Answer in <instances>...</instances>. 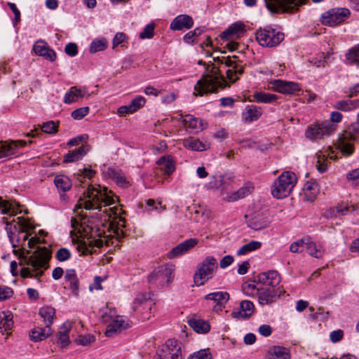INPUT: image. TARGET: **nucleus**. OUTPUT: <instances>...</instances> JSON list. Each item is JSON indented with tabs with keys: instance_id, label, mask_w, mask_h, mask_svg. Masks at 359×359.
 Wrapping results in <instances>:
<instances>
[{
	"instance_id": "39",
	"label": "nucleus",
	"mask_w": 359,
	"mask_h": 359,
	"mask_svg": "<svg viewBox=\"0 0 359 359\" xmlns=\"http://www.w3.org/2000/svg\"><path fill=\"white\" fill-rule=\"evenodd\" d=\"M253 98L259 103L271 104L275 102L278 97L275 94L268 93L262 91H256L253 94Z\"/></svg>"
},
{
	"instance_id": "21",
	"label": "nucleus",
	"mask_w": 359,
	"mask_h": 359,
	"mask_svg": "<svg viewBox=\"0 0 359 359\" xmlns=\"http://www.w3.org/2000/svg\"><path fill=\"white\" fill-rule=\"evenodd\" d=\"M86 96L88 97L90 96V94L88 93V90L86 88H78L76 86H72L65 93L64 97V102L65 104H69L77 102L79 99H81Z\"/></svg>"
},
{
	"instance_id": "2",
	"label": "nucleus",
	"mask_w": 359,
	"mask_h": 359,
	"mask_svg": "<svg viewBox=\"0 0 359 359\" xmlns=\"http://www.w3.org/2000/svg\"><path fill=\"white\" fill-rule=\"evenodd\" d=\"M32 229V224L28 219L18 217L11 222L6 223V230L10 241L14 248H18L20 251V256L25 259L29 254V249L36 248L34 252L28 258V264L34 268H44L47 269L51 252L46 247L40 245L41 240L36 236L29 238V230ZM18 250L14 249V252Z\"/></svg>"
},
{
	"instance_id": "11",
	"label": "nucleus",
	"mask_w": 359,
	"mask_h": 359,
	"mask_svg": "<svg viewBox=\"0 0 359 359\" xmlns=\"http://www.w3.org/2000/svg\"><path fill=\"white\" fill-rule=\"evenodd\" d=\"M236 57H237L236 55H233L232 57L229 56L213 57L214 60L219 61L222 64H224L226 67H229L226 71V74L228 79L232 83H234L238 79L244 70V67L241 64V62H237L235 60Z\"/></svg>"
},
{
	"instance_id": "55",
	"label": "nucleus",
	"mask_w": 359,
	"mask_h": 359,
	"mask_svg": "<svg viewBox=\"0 0 359 359\" xmlns=\"http://www.w3.org/2000/svg\"><path fill=\"white\" fill-rule=\"evenodd\" d=\"M41 131L48 134H54L57 131V126L53 121H49L43 123L41 126Z\"/></svg>"
},
{
	"instance_id": "48",
	"label": "nucleus",
	"mask_w": 359,
	"mask_h": 359,
	"mask_svg": "<svg viewBox=\"0 0 359 359\" xmlns=\"http://www.w3.org/2000/svg\"><path fill=\"white\" fill-rule=\"evenodd\" d=\"M69 326L64 324L57 333L58 340L62 346H66L69 343Z\"/></svg>"
},
{
	"instance_id": "8",
	"label": "nucleus",
	"mask_w": 359,
	"mask_h": 359,
	"mask_svg": "<svg viewBox=\"0 0 359 359\" xmlns=\"http://www.w3.org/2000/svg\"><path fill=\"white\" fill-rule=\"evenodd\" d=\"M336 130V126L328 121L316 122L308 127L305 132V136L311 140H320L330 136Z\"/></svg>"
},
{
	"instance_id": "34",
	"label": "nucleus",
	"mask_w": 359,
	"mask_h": 359,
	"mask_svg": "<svg viewBox=\"0 0 359 359\" xmlns=\"http://www.w3.org/2000/svg\"><path fill=\"white\" fill-rule=\"evenodd\" d=\"M262 111L260 107L250 105L245 107L243 113V118L245 121L252 122L257 121L261 116Z\"/></svg>"
},
{
	"instance_id": "19",
	"label": "nucleus",
	"mask_w": 359,
	"mask_h": 359,
	"mask_svg": "<svg viewBox=\"0 0 359 359\" xmlns=\"http://www.w3.org/2000/svg\"><path fill=\"white\" fill-rule=\"evenodd\" d=\"M198 243L196 238H189L178 244L168 252V257L172 259L187 252Z\"/></svg>"
},
{
	"instance_id": "10",
	"label": "nucleus",
	"mask_w": 359,
	"mask_h": 359,
	"mask_svg": "<svg viewBox=\"0 0 359 359\" xmlns=\"http://www.w3.org/2000/svg\"><path fill=\"white\" fill-rule=\"evenodd\" d=\"M350 11L345 8H335L323 13L320 17L323 25L335 27L345 21L350 16Z\"/></svg>"
},
{
	"instance_id": "53",
	"label": "nucleus",
	"mask_w": 359,
	"mask_h": 359,
	"mask_svg": "<svg viewBox=\"0 0 359 359\" xmlns=\"http://www.w3.org/2000/svg\"><path fill=\"white\" fill-rule=\"evenodd\" d=\"M110 175L114 182L119 186L124 187L128 184L125 176L120 172L116 171L115 170H111Z\"/></svg>"
},
{
	"instance_id": "14",
	"label": "nucleus",
	"mask_w": 359,
	"mask_h": 359,
	"mask_svg": "<svg viewBox=\"0 0 359 359\" xmlns=\"http://www.w3.org/2000/svg\"><path fill=\"white\" fill-rule=\"evenodd\" d=\"M254 282L263 285L275 287L280 282V277L278 271H264L253 273Z\"/></svg>"
},
{
	"instance_id": "15",
	"label": "nucleus",
	"mask_w": 359,
	"mask_h": 359,
	"mask_svg": "<svg viewBox=\"0 0 359 359\" xmlns=\"http://www.w3.org/2000/svg\"><path fill=\"white\" fill-rule=\"evenodd\" d=\"M26 144L27 142L25 140L0 142V158L18 155L19 148H22Z\"/></svg>"
},
{
	"instance_id": "46",
	"label": "nucleus",
	"mask_w": 359,
	"mask_h": 359,
	"mask_svg": "<svg viewBox=\"0 0 359 359\" xmlns=\"http://www.w3.org/2000/svg\"><path fill=\"white\" fill-rule=\"evenodd\" d=\"M345 57L346 62L348 65H352L355 64L358 61V57H359V43L350 48L346 54Z\"/></svg>"
},
{
	"instance_id": "22",
	"label": "nucleus",
	"mask_w": 359,
	"mask_h": 359,
	"mask_svg": "<svg viewBox=\"0 0 359 359\" xmlns=\"http://www.w3.org/2000/svg\"><path fill=\"white\" fill-rule=\"evenodd\" d=\"M182 144L186 149L195 151H203L210 148V143L208 141L193 137L183 140Z\"/></svg>"
},
{
	"instance_id": "56",
	"label": "nucleus",
	"mask_w": 359,
	"mask_h": 359,
	"mask_svg": "<svg viewBox=\"0 0 359 359\" xmlns=\"http://www.w3.org/2000/svg\"><path fill=\"white\" fill-rule=\"evenodd\" d=\"M90 111L88 107H83L74 110L72 112V117L75 120H81L85 117Z\"/></svg>"
},
{
	"instance_id": "1",
	"label": "nucleus",
	"mask_w": 359,
	"mask_h": 359,
	"mask_svg": "<svg viewBox=\"0 0 359 359\" xmlns=\"http://www.w3.org/2000/svg\"><path fill=\"white\" fill-rule=\"evenodd\" d=\"M83 194V198L78 201L76 208L97 210L100 219L109 222L108 229L112 231L113 236L116 237V240L124 237L125 219L121 216L122 208L115 205L117 197L107 188L101 187L97 189L90 186Z\"/></svg>"
},
{
	"instance_id": "64",
	"label": "nucleus",
	"mask_w": 359,
	"mask_h": 359,
	"mask_svg": "<svg viewBox=\"0 0 359 359\" xmlns=\"http://www.w3.org/2000/svg\"><path fill=\"white\" fill-rule=\"evenodd\" d=\"M76 341L78 344L86 346L93 342L95 341V337L92 335L79 336Z\"/></svg>"
},
{
	"instance_id": "28",
	"label": "nucleus",
	"mask_w": 359,
	"mask_h": 359,
	"mask_svg": "<svg viewBox=\"0 0 359 359\" xmlns=\"http://www.w3.org/2000/svg\"><path fill=\"white\" fill-rule=\"evenodd\" d=\"M182 121L185 127L196 132L202 130L203 128L202 120L191 114L182 116Z\"/></svg>"
},
{
	"instance_id": "23",
	"label": "nucleus",
	"mask_w": 359,
	"mask_h": 359,
	"mask_svg": "<svg viewBox=\"0 0 359 359\" xmlns=\"http://www.w3.org/2000/svg\"><path fill=\"white\" fill-rule=\"evenodd\" d=\"M35 53L53 62L56 58L55 52L50 48L43 41H38L33 47Z\"/></svg>"
},
{
	"instance_id": "59",
	"label": "nucleus",
	"mask_w": 359,
	"mask_h": 359,
	"mask_svg": "<svg viewBox=\"0 0 359 359\" xmlns=\"http://www.w3.org/2000/svg\"><path fill=\"white\" fill-rule=\"evenodd\" d=\"M13 295V290L8 286H0V302L10 299Z\"/></svg>"
},
{
	"instance_id": "63",
	"label": "nucleus",
	"mask_w": 359,
	"mask_h": 359,
	"mask_svg": "<svg viewBox=\"0 0 359 359\" xmlns=\"http://www.w3.org/2000/svg\"><path fill=\"white\" fill-rule=\"evenodd\" d=\"M65 51L68 55L74 57L78 53V46L76 43H69L66 45Z\"/></svg>"
},
{
	"instance_id": "61",
	"label": "nucleus",
	"mask_w": 359,
	"mask_h": 359,
	"mask_svg": "<svg viewBox=\"0 0 359 359\" xmlns=\"http://www.w3.org/2000/svg\"><path fill=\"white\" fill-rule=\"evenodd\" d=\"M154 26L152 24L147 25L143 32L140 34V38L144 39H151L154 36Z\"/></svg>"
},
{
	"instance_id": "17",
	"label": "nucleus",
	"mask_w": 359,
	"mask_h": 359,
	"mask_svg": "<svg viewBox=\"0 0 359 359\" xmlns=\"http://www.w3.org/2000/svg\"><path fill=\"white\" fill-rule=\"evenodd\" d=\"M270 221L262 213L255 212L249 217L248 226L255 231H259L269 226Z\"/></svg>"
},
{
	"instance_id": "49",
	"label": "nucleus",
	"mask_w": 359,
	"mask_h": 359,
	"mask_svg": "<svg viewBox=\"0 0 359 359\" xmlns=\"http://www.w3.org/2000/svg\"><path fill=\"white\" fill-rule=\"evenodd\" d=\"M231 177H226L223 175L214 176L212 180L210 182L211 187L215 189H225L227 184V180H231Z\"/></svg>"
},
{
	"instance_id": "50",
	"label": "nucleus",
	"mask_w": 359,
	"mask_h": 359,
	"mask_svg": "<svg viewBox=\"0 0 359 359\" xmlns=\"http://www.w3.org/2000/svg\"><path fill=\"white\" fill-rule=\"evenodd\" d=\"M118 316L115 309H109L107 306L105 310L102 311L100 319L103 323H111Z\"/></svg>"
},
{
	"instance_id": "31",
	"label": "nucleus",
	"mask_w": 359,
	"mask_h": 359,
	"mask_svg": "<svg viewBox=\"0 0 359 359\" xmlns=\"http://www.w3.org/2000/svg\"><path fill=\"white\" fill-rule=\"evenodd\" d=\"M266 359H290V353L285 347L273 346L268 351Z\"/></svg>"
},
{
	"instance_id": "43",
	"label": "nucleus",
	"mask_w": 359,
	"mask_h": 359,
	"mask_svg": "<svg viewBox=\"0 0 359 359\" xmlns=\"http://www.w3.org/2000/svg\"><path fill=\"white\" fill-rule=\"evenodd\" d=\"M262 243L257 241H251L250 242L243 245L238 251V255H245L248 252L258 250L261 248Z\"/></svg>"
},
{
	"instance_id": "5",
	"label": "nucleus",
	"mask_w": 359,
	"mask_h": 359,
	"mask_svg": "<svg viewBox=\"0 0 359 359\" xmlns=\"http://www.w3.org/2000/svg\"><path fill=\"white\" fill-rule=\"evenodd\" d=\"M296 175L290 171L283 172L273 183L271 191L274 198L282 199L287 197L297 184Z\"/></svg>"
},
{
	"instance_id": "40",
	"label": "nucleus",
	"mask_w": 359,
	"mask_h": 359,
	"mask_svg": "<svg viewBox=\"0 0 359 359\" xmlns=\"http://www.w3.org/2000/svg\"><path fill=\"white\" fill-rule=\"evenodd\" d=\"M54 183L59 191L65 192L72 187L71 180L65 175H57L55 177Z\"/></svg>"
},
{
	"instance_id": "30",
	"label": "nucleus",
	"mask_w": 359,
	"mask_h": 359,
	"mask_svg": "<svg viewBox=\"0 0 359 359\" xmlns=\"http://www.w3.org/2000/svg\"><path fill=\"white\" fill-rule=\"evenodd\" d=\"M161 170L168 176L170 175L175 170V161L172 156H163L157 161Z\"/></svg>"
},
{
	"instance_id": "27",
	"label": "nucleus",
	"mask_w": 359,
	"mask_h": 359,
	"mask_svg": "<svg viewBox=\"0 0 359 359\" xmlns=\"http://www.w3.org/2000/svg\"><path fill=\"white\" fill-rule=\"evenodd\" d=\"M305 252L311 256L315 258H321L323 256L325 250L323 246L317 245L316 243L313 242L310 238H305Z\"/></svg>"
},
{
	"instance_id": "52",
	"label": "nucleus",
	"mask_w": 359,
	"mask_h": 359,
	"mask_svg": "<svg viewBox=\"0 0 359 359\" xmlns=\"http://www.w3.org/2000/svg\"><path fill=\"white\" fill-rule=\"evenodd\" d=\"M305 238L293 242L290 246V251L292 253H302L305 252Z\"/></svg>"
},
{
	"instance_id": "6",
	"label": "nucleus",
	"mask_w": 359,
	"mask_h": 359,
	"mask_svg": "<svg viewBox=\"0 0 359 359\" xmlns=\"http://www.w3.org/2000/svg\"><path fill=\"white\" fill-rule=\"evenodd\" d=\"M359 139V123L352 124L338 140L337 147L344 156H350L354 149L351 141Z\"/></svg>"
},
{
	"instance_id": "36",
	"label": "nucleus",
	"mask_w": 359,
	"mask_h": 359,
	"mask_svg": "<svg viewBox=\"0 0 359 359\" xmlns=\"http://www.w3.org/2000/svg\"><path fill=\"white\" fill-rule=\"evenodd\" d=\"M358 100H346L336 102L333 104V107L337 110H341L343 111H351L358 108Z\"/></svg>"
},
{
	"instance_id": "18",
	"label": "nucleus",
	"mask_w": 359,
	"mask_h": 359,
	"mask_svg": "<svg viewBox=\"0 0 359 359\" xmlns=\"http://www.w3.org/2000/svg\"><path fill=\"white\" fill-rule=\"evenodd\" d=\"M194 25L193 18L186 14H181L176 16L170 25V29L174 31L189 29Z\"/></svg>"
},
{
	"instance_id": "25",
	"label": "nucleus",
	"mask_w": 359,
	"mask_h": 359,
	"mask_svg": "<svg viewBox=\"0 0 359 359\" xmlns=\"http://www.w3.org/2000/svg\"><path fill=\"white\" fill-rule=\"evenodd\" d=\"M253 189V187L250 183H247L236 191L231 194H228L224 198V200L227 202H235L240 199L244 198L247 196L251 194Z\"/></svg>"
},
{
	"instance_id": "32",
	"label": "nucleus",
	"mask_w": 359,
	"mask_h": 359,
	"mask_svg": "<svg viewBox=\"0 0 359 359\" xmlns=\"http://www.w3.org/2000/svg\"><path fill=\"white\" fill-rule=\"evenodd\" d=\"M18 207L19 205L16 202H10L0 197V211L1 214L15 215L20 212Z\"/></svg>"
},
{
	"instance_id": "3",
	"label": "nucleus",
	"mask_w": 359,
	"mask_h": 359,
	"mask_svg": "<svg viewBox=\"0 0 359 359\" xmlns=\"http://www.w3.org/2000/svg\"><path fill=\"white\" fill-rule=\"evenodd\" d=\"M71 226L72 239L78 240V250L83 254L92 253L95 251L94 248H100L114 243L113 238L106 236L103 230L95 226L86 216L72 217Z\"/></svg>"
},
{
	"instance_id": "16",
	"label": "nucleus",
	"mask_w": 359,
	"mask_h": 359,
	"mask_svg": "<svg viewBox=\"0 0 359 359\" xmlns=\"http://www.w3.org/2000/svg\"><path fill=\"white\" fill-rule=\"evenodd\" d=\"M172 271H152L147 277L149 283L161 286L168 285L173 279Z\"/></svg>"
},
{
	"instance_id": "12",
	"label": "nucleus",
	"mask_w": 359,
	"mask_h": 359,
	"mask_svg": "<svg viewBox=\"0 0 359 359\" xmlns=\"http://www.w3.org/2000/svg\"><path fill=\"white\" fill-rule=\"evenodd\" d=\"M154 359H182L180 344L174 339H169Z\"/></svg>"
},
{
	"instance_id": "62",
	"label": "nucleus",
	"mask_w": 359,
	"mask_h": 359,
	"mask_svg": "<svg viewBox=\"0 0 359 359\" xmlns=\"http://www.w3.org/2000/svg\"><path fill=\"white\" fill-rule=\"evenodd\" d=\"M128 37L123 32H118L114 36L112 42V47L114 48L118 45L122 44L124 41L127 40Z\"/></svg>"
},
{
	"instance_id": "44",
	"label": "nucleus",
	"mask_w": 359,
	"mask_h": 359,
	"mask_svg": "<svg viewBox=\"0 0 359 359\" xmlns=\"http://www.w3.org/2000/svg\"><path fill=\"white\" fill-rule=\"evenodd\" d=\"M65 279L69 282V287L72 291V294L74 296H78L79 286L77 283V279L76 278L75 271H67Z\"/></svg>"
},
{
	"instance_id": "45",
	"label": "nucleus",
	"mask_w": 359,
	"mask_h": 359,
	"mask_svg": "<svg viewBox=\"0 0 359 359\" xmlns=\"http://www.w3.org/2000/svg\"><path fill=\"white\" fill-rule=\"evenodd\" d=\"M150 294L149 293H138L133 302V310L135 312H142L139 307L144 305L149 299H150Z\"/></svg>"
},
{
	"instance_id": "41",
	"label": "nucleus",
	"mask_w": 359,
	"mask_h": 359,
	"mask_svg": "<svg viewBox=\"0 0 359 359\" xmlns=\"http://www.w3.org/2000/svg\"><path fill=\"white\" fill-rule=\"evenodd\" d=\"M205 299L213 300L219 306L224 305L229 299V294L227 292H217L208 294Z\"/></svg>"
},
{
	"instance_id": "20",
	"label": "nucleus",
	"mask_w": 359,
	"mask_h": 359,
	"mask_svg": "<svg viewBox=\"0 0 359 359\" xmlns=\"http://www.w3.org/2000/svg\"><path fill=\"white\" fill-rule=\"evenodd\" d=\"M254 312V304L248 300L242 301L240 306L237 309H234L231 313V316L237 319H248Z\"/></svg>"
},
{
	"instance_id": "9",
	"label": "nucleus",
	"mask_w": 359,
	"mask_h": 359,
	"mask_svg": "<svg viewBox=\"0 0 359 359\" xmlns=\"http://www.w3.org/2000/svg\"><path fill=\"white\" fill-rule=\"evenodd\" d=\"M307 0H264L267 9L273 13H292L306 4Z\"/></svg>"
},
{
	"instance_id": "4",
	"label": "nucleus",
	"mask_w": 359,
	"mask_h": 359,
	"mask_svg": "<svg viewBox=\"0 0 359 359\" xmlns=\"http://www.w3.org/2000/svg\"><path fill=\"white\" fill-rule=\"evenodd\" d=\"M207 72L203 75L194 86V95L202 96L205 94L215 93L218 88H224L226 81L219 74V69L210 66L207 68Z\"/></svg>"
},
{
	"instance_id": "13",
	"label": "nucleus",
	"mask_w": 359,
	"mask_h": 359,
	"mask_svg": "<svg viewBox=\"0 0 359 359\" xmlns=\"http://www.w3.org/2000/svg\"><path fill=\"white\" fill-rule=\"evenodd\" d=\"M269 88L279 93L287 95L295 94L301 90L299 83L280 79H273L269 81Z\"/></svg>"
},
{
	"instance_id": "51",
	"label": "nucleus",
	"mask_w": 359,
	"mask_h": 359,
	"mask_svg": "<svg viewBox=\"0 0 359 359\" xmlns=\"http://www.w3.org/2000/svg\"><path fill=\"white\" fill-rule=\"evenodd\" d=\"M217 260L212 256H208L198 264L197 269H214L217 268Z\"/></svg>"
},
{
	"instance_id": "26",
	"label": "nucleus",
	"mask_w": 359,
	"mask_h": 359,
	"mask_svg": "<svg viewBox=\"0 0 359 359\" xmlns=\"http://www.w3.org/2000/svg\"><path fill=\"white\" fill-rule=\"evenodd\" d=\"M244 25L241 22L232 24L227 29L221 34L222 39H229L230 38H238L244 32Z\"/></svg>"
},
{
	"instance_id": "29",
	"label": "nucleus",
	"mask_w": 359,
	"mask_h": 359,
	"mask_svg": "<svg viewBox=\"0 0 359 359\" xmlns=\"http://www.w3.org/2000/svg\"><path fill=\"white\" fill-rule=\"evenodd\" d=\"M52 334L50 327L45 326L44 328L35 327L29 332L30 339L33 341H39L46 339Z\"/></svg>"
},
{
	"instance_id": "47",
	"label": "nucleus",
	"mask_w": 359,
	"mask_h": 359,
	"mask_svg": "<svg viewBox=\"0 0 359 359\" xmlns=\"http://www.w3.org/2000/svg\"><path fill=\"white\" fill-rule=\"evenodd\" d=\"M107 47V41L104 38L96 39L93 40L90 46V52L95 53L104 50Z\"/></svg>"
},
{
	"instance_id": "7",
	"label": "nucleus",
	"mask_w": 359,
	"mask_h": 359,
	"mask_svg": "<svg viewBox=\"0 0 359 359\" xmlns=\"http://www.w3.org/2000/svg\"><path fill=\"white\" fill-rule=\"evenodd\" d=\"M283 39V33L269 27L264 29L260 28L256 32V40L263 47L272 48L277 46Z\"/></svg>"
},
{
	"instance_id": "58",
	"label": "nucleus",
	"mask_w": 359,
	"mask_h": 359,
	"mask_svg": "<svg viewBox=\"0 0 359 359\" xmlns=\"http://www.w3.org/2000/svg\"><path fill=\"white\" fill-rule=\"evenodd\" d=\"M146 103V100L142 96H137L130 103L134 112L142 107Z\"/></svg>"
},
{
	"instance_id": "57",
	"label": "nucleus",
	"mask_w": 359,
	"mask_h": 359,
	"mask_svg": "<svg viewBox=\"0 0 359 359\" xmlns=\"http://www.w3.org/2000/svg\"><path fill=\"white\" fill-rule=\"evenodd\" d=\"M188 359H212V355L208 349H201L194 352Z\"/></svg>"
},
{
	"instance_id": "54",
	"label": "nucleus",
	"mask_w": 359,
	"mask_h": 359,
	"mask_svg": "<svg viewBox=\"0 0 359 359\" xmlns=\"http://www.w3.org/2000/svg\"><path fill=\"white\" fill-rule=\"evenodd\" d=\"M37 271H11L12 275L13 276H15L18 274L20 272V276L24 278H32L33 276L39 278V276H41L43 274V271H39V272H37L35 275L34 274V272H36Z\"/></svg>"
},
{
	"instance_id": "33",
	"label": "nucleus",
	"mask_w": 359,
	"mask_h": 359,
	"mask_svg": "<svg viewBox=\"0 0 359 359\" xmlns=\"http://www.w3.org/2000/svg\"><path fill=\"white\" fill-rule=\"evenodd\" d=\"M188 323L198 333H207L210 329L208 322L202 319L192 318L188 320Z\"/></svg>"
},
{
	"instance_id": "60",
	"label": "nucleus",
	"mask_w": 359,
	"mask_h": 359,
	"mask_svg": "<svg viewBox=\"0 0 359 359\" xmlns=\"http://www.w3.org/2000/svg\"><path fill=\"white\" fill-rule=\"evenodd\" d=\"M71 253L70 251L65 248H60L55 255L57 259L60 262L67 261L70 258Z\"/></svg>"
},
{
	"instance_id": "35",
	"label": "nucleus",
	"mask_w": 359,
	"mask_h": 359,
	"mask_svg": "<svg viewBox=\"0 0 359 359\" xmlns=\"http://www.w3.org/2000/svg\"><path fill=\"white\" fill-rule=\"evenodd\" d=\"M88 149L87 147H80L72 151H69L64 156V161L66 163H72L80 160L83 156H85Z\"/></svg>"
},
{
	"instance_id": "37",
	"label": "nucleus",
	"mask_w": 359,
	"mask_h": 359,
	"mask_svg": "<svg viewBox=\"0 0 359 359\" xmlns=\"http://www.w3.org/2000/svg\"><path fill=\"white\" fill-rule=\"evenodd\" d=\"M13 325V314L9 311L0 313V332H8L12 329Z\"/></svg>"
},
{
	"instance_id": "42",
	"label": "nucleus",
	"mask_w": 359,
	"mask_h": 359,
	"mask_svg": "<svg viewBox=\"0 0 359 359\" xmlns=\"http://www.w3.org/2000/svg\"><path fill=\"white\" fill-rule=\"evenodd\" d=\"M212 271H198L194 276V280L197 286L203 285L205 281L211 278Z\"/></svg>"
},
{
	"instance_id": "24",
	"label": "nucleus",
	"mask_w": 359,
	"mask_h": 359,
	"mask_svg": "<svg viewBox=\"0 0 359 359\" xmlns=\"http://www.w3.org/2000/svg\"><path fill=\"white\" fill-rule=\"evenodd\" d=\"M126 328L127 323H126L123 316H118L107 325L105 334L108 337H111Z\"/></svg>"
},
{
	"instance_id": "38",
	"label": "nucleus",
	"mask_w": 359,
	"mask_h": 359,
	"mask_svg": "<svg viewBox=\"0 0 359 359\" xmlns=\"http://www.w3.org/2000/svg\"><path fill=\"white\" fill-rule=\"evenodd\" d=\"M55 313V309L51 306L42 307L39 311V315L43 318L45 326L47 327H50V325L53 324Z\"/></svg>"
}]
</instances>
